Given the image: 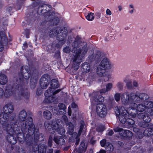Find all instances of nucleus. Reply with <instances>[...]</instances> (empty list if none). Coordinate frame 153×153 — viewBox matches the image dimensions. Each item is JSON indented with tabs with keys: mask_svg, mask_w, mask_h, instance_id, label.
Wrapping results in <instances>:
<instances>
[{
	"mask_svg": "<svg viewBox=\"0 0 153 153\" xmlns=\"http://www.w3.org/2000/svg\"><path fill=\"white\" fill-rule=\"evenodd\" d=\"M0 36L1 41L0 42L3 45V47H4V45H6L7 44L8 42L7 39L6 37L4 32V31H0Z\"/></svg>",
	"mask_w": 153,
	"mask_h": 153,
	"instance_id": "nucleus-20",
	"label": "nucleus"
},
{
	"mask_svg": "<svg viewBox=\"0 0 153 153\" xmlns=\"http://www.w3.org/2000/svg\"><path fill=\"white\" fill-rule=\"evenodd\" d=\"M59 41V42L57 43L55 45V47L57 48H60L63 45L65 42V40H57Z\"/></svg>",
	"mask_w": 153,
	"mask_h": 153,
	"instance_id": "nucleus-35",
	"label": "nucleus"
},
{
	"mask_svg": "<svg viewBox=\"0 0 153 153\" xmlns=\"http://www.w3.org/2000/svg\"><path fill=\"white\" fill-rule=\"evenodd\" d=\"M62 122L61 120H57L56 122L51 121H46L45 123V126L47 130L51 134H54L56 131L59 134H62L65 133V130L61 124Z\"/></svg>",
	"mask_w": 153,
	"mask_h": 153,
	"instance_id": "nucleus-8",
	"label": "nucleus"
},
{
	"mask_svg": "<svg viewBox=\"0 0 153 153\" xmlns=\"http://www.w3.org/2000/svg\"><path fill=\"white\" fill-rule=\"evenodd\" d=\"M103 57V54L101 52L96 51L93 54L88 56V61L93 64H97Z\"/></svg>",
	"mask_w": 153,
	"mask_h": 153,
	"instance_id": "nucleus-10",
	"label": "nucleus"
},
{
	"mask_svg": "<svg viewBox=\"0 0 153 153\" xmlns=\"http://www.w3.org/2000/svg\"><path fill=\"white\" fill-rule=\"evenodd\" d=\"M26 0H17L16 3L17 7L18 10L21 9V7L23 6L24 4V2Z\"/></svg>",
	"mask_w": 153,
	"mask_h": 153,
	"instance_id": "nucleus-32",
	"label": "nucleus"
},
{
	"mask_svg": "<svg viewBox=\"0 0 153 153\" xmlns=\"http://www.w3.org/2000/svg\"><path fill=\"white\" fill-rule=\"evenodd\" d=\"M124 81L126 83V86L128 88H132V83L131 81L130 80L127 79H124Z\"/></svg>",
	"mask_w": 153,
	"mask_h": 153,
	"instance_id": "nucleus-36",
	"label": "nucleus"
},
{
	"mask_svg": "<svg viewBox=\"0 0 153 153\" xmlns=\"http://www.w3.org/2000/svg\"><path fill=\"white\" fill-rule=\"evenodd\" d=\"M62 118L67 126H68L69 134H71L74 131V125L71 123H68V118L66 115H63Z\"/></svg>",
	"mask_w": 153,
	"mask_h": 153,
	"instance_id": "nucleus-16",
	"label": "nucleus"
},
{
	"mask_svg": "<svg viewBox=\"0 0 153 153\" xmlns=\"http://www.w3.org/2000/svg\"><path fill=\"white\" fill-rule=\"evenodd\" d=\"M53 140L54 142L59 146L64 145L65 144V140L61 136H55L53 137Z\"/></svg>",
	"mask_w": 153,
	"mask_h": 153,
	"instance_id": "nucleus-19",
	"label": "nucleus"
},
{
	"mask_svg": "<svg viewBox=\"0 0 153 153\" xmlns=\"http://www.w3.org/2000/svg\"><path fill=\"white\" fill-rule=\"evenodd\" d=\"M105 68H97V73L99 76H102L105 75V74L107 71Z\"/></svg>",
	"mask_w": 153,
	"mask_h": 153,
	"instance_id": "nucleus-27",
	"label": "nucleus"
},
{
	"mask_svg": "<svg viewBox=\"0 0 153 153\" xmlns=\"http://www.w3.org/2000/svg\"><path fill=\"white\" fill-rule=\"evenodd\" d=\"M33 1L32 6L33 7H38L37 13L39 15H43L44 21L42 24H44L47 22L51 25H56L59 22V18L55 17V13L50 10L49 6L44 4L41 0H31Z\"/></svg>",
	"mask_w": 153,
	"mask_h": 153,
	"instance_id": "nucleus-3",
	"label": "nucleus"
},
{
	"mask_svg": "<svg viewBox=\"0 0 153 153\" xmlns=\"http://www.w3.org/2000/svg\"><path fill=\"white\" fill-rule=\"evenodd\" d=\"M59 86L58 81L56 79H53L51 81V87L49 88H51V91H53V89L54 88H58Z\"/></svg>",
	"mask_w": 153,
	"mask_h": 153,
	"instance_id": "nucleus-28",
	"label": "nucleus"
},
{
	"mask_svg": "<svg viewBox=\"0 0 153 153\" xmlns=\"http://www.w3.org/2000/svg\"><path fill=\"white\" fill-rule=\"evenodd\" d=\"M104 81V82H106L108 79V77L107 76H104L103 77Z\"/></svg>",
	"mask_w": 153,
	"mask_h": 153,
	"instance_id": "nucleus-59",
	"label": "nucleus"
},
{
	"mask_svg": "<svg viewBox=\"0 0 153 153\" xmlns=\"http://www.w3.org/2000/svg\"><path fill=\"white\" fill-rule=\"evenodd\" d=\"M35 147H33V150L34 151H38L39 153H53V149H48L46 152V146L43 144L40 145L38 146L37 145H34Z\"/></svg>",
	"mask_w": 153,
	"mask_h": 153,
	"instance_id": "nucleus-14",
	"label": "nucleus"
},
{
	"mask_svg": "<svg viewBox=\"0 0 153 153\" xmlns=\"http://www.w3.org/2000/svg\"><path fill=\"white\" fill-rule=\"evenodd\" d=\"M43 116L45 119L48 120L52 118V115L50 111L46 110L43 112Z\"/></svg>",
	"mask_w": 153,
	"mask_h": 153,
	"instance_id": "nucleus-29",
	"label": "nucleus"
},
{
	"mask_svg": "<svg viewBox=\"0 0 153 153\" xmlns=\"http://www.w3.org/2000/svg\"><path fill=\"white\" fill-rule=\"evenodd\" d=\"M97 153H106V151L103 149H101L100 150L99 152H97Z\"/></svg>",
	"mask_w": 153,
	"mask_h": 153,
	"instance_id": "nucleus-62",
	"label": "nucleus"
},
{
	"mask_svg": "<svg viewBox=\"0 0 153 153\" xmlns=\"http://www.w3.org/2000/svg\"><path fill=\"white\" fill-rule=\"evenodd\" d=\"M106 150L109 153L112 152L114 150V147L110 143H107L105 147Z\"/></svg>",
	"mask_w": 153,
	"mask_h": 153,
	"instance_id": "nucleus-31",
	"label": "nucleus"
},
{
	"mask_svg": "<svg viewBox=\"0 0 153 153\" xmlns=\"http://www.w3.org/2000/svg\"><path fill=\"white\" fill-rule=\"evenodd\" d=\"M45 35L50 37L56 36L57 39L65 40L67 37L68 31L65 27H56L53 29L46 28L44 31Z\"/></svg>",
	"mask_w": 153,
	"mask_h": 153,
	"instance_id": "nucleus-7",
	"label": "nucleus"
},
{
	"mask_svg": "<svg viewBox=\"0 0 153 153\" xmlns=\"http://www.w3.org/2000/svg\"><path fill=\"white\" fill-rule=\"evenodd\" d=\"M72 108H76L77 107V105L75 103H73L71 104Z\"/></svg>",
	"mask_w": 153,
	"mask_h": 153,
	"instance_id": "nucleus-56",
	"label": "nucleus"
},
{
	"mask_svg": "<svg viewBox=\"0 0 153 153\" xmlns=\"http://www.w3.org/2000/svg\"><path fill=\"white\" fill-rule=\"evenodd\" d=\"M104 126H101L98 127L96 129L97 131L99 132H102L104 130Z\"/></svg>",
	"mask_w": 153,
	"mask_h": 153,
	"instance_id": "nucleus-44",
	"label": "nucleus"
},
{
	"mask_svg": "<svg viewBox=\"0 0 153 153\" xmlns=\"http://www.w3.org/2000/svg\"><path fill=\"white\" fill-rule=\"evenodd\" d=\"M133 131L134 132H136L137 133V137L138 139L142 138L143 136V134L142 132L139 131V129L136 128H133Z\"/></svg>",
	"mask_w": 153,
	"mask_h": 153,
	"instance_id": "nucleus-33",
	"label": "nucleus"
},
{
	"mask_svg": "<svg viewBox=\"0 0 153 153\" xmlns=\"http://www.w3.org/2000/svg\"><path fill=\"white\" fill-rule=\"evenodd\" d=\"M50 81V77L48 75H43L40 79V85L42 88L46 89L49 85Z\"/></svg>",
	"mask_w": 153,
	"mask_h": 153,
	"instance_id": "nucleus-13",
	"label": "nucleus"
},
{
	"mask_svg": "<svg viewBox=\"0 0 153 153\" xmlns=\"http://www.w3.org/2000/svg\"><path fill=\"white\" fill-rule=\"evenodd\" d=\"M23 69V68H21V71H22ZM21 72H22V76H23V77H24V78H25V79H28L29 78V77H30V76H29V75H28V77L26 76H26H25V75H24L22 73V71H21Z\"/></svg>",
	"mask_w": 153,
	"mask_h": 153,
	"instance_id": "nucleus-54",
	"label": "nucleus"
},
{
	"mask_svg": "<svg viewBox=\"0 0 153 153\" xmlns=\"http://www.w3.org/2000/svg\"><path fill=\"white\" fill-rule=\"evenodd\" d=\"M8 79L7 76L1 73H0V84L5 85L7 82Z\"/></svg>",
	"mask_w": 153,
	"mask_h": 153,
	"instance_id": "nucleus-26",
	"label": "nucleus"
},
{
	"mask_svg": "<svg viewBox=\"0 0 153 153\" xmlns=\"http://www.w3.org/2000/svg\"><path fill=\"white\" fill-rule=\"evenodd\" d=\"M72 68H66L65 70L66 71L69 73L71 72V70L72 69Z\"/></svg>",
	"mask_w": 153,
	"mask_h": 153,
	"instance_id": "nucleus-57",
	"label": "nucleus"
},
{
	"mask_svg": "<svg viewBox=\"0 0 153 153\" xmlns=\"http://www.w3.org/2000/svg\"><path fill=\"white\" fill-rule=\"evenodd\" d=\"M42 93V91L41 90L39 91V92L38 91H36V94L37 95H39L41 94Z\"/></svg>",
	"mask_w": 153,
	"mask_h": 153,
	"instance_id": "nucleus-61",
	"label": "nucleus"
},
{
	"mask_svg": "<svg viewBox=\"0 0 153 153\" xmlns=\"http://www.w3.org/2000/svg\"><path fill=\"white\" fill-rule=\"evenodd\" d=\"M14 88H12L10 85L6 86V89L4 93V96L5 97L8 98L10 96L13 94L14 93Z\"/></svg>",
	"mask_w": 153,
	"mask_h": 153,
	"instance_id": "nucleus-18",
	"label": "nucleus"
},
{
	"mask_svg": "<svg viewBox=\"0 0 153 153\" xmlns=\"http://www.w3.org/2000/svg\"><path fill=\"white\" fill-rule=\"evenodd\" d=\"M144 133L149 136L153 134V128H149L144 131Z\"/></svg>",
	"mask_w": 153,
	"mask_h": 153,
	"instance_id": "nucleus-34",
	"label": "nucleus"
},
{
	"mask_svg": "<svg viewBox=\"0 0 153 153\" xmlns=\"http://www.w3.org/2000/svg\"><path fill=\"white\" fill-rule=\"evenodd\" d=\"M68 113L69 116H71V108L69 107L68 108Z\"/></svg>",
	"mask_w": 153,
	"mask_h": 153,
	"instance_id": "nucleus-53",
	"label": "nucleus"
},
{
	"mask_svg": "<svg viewBox=\"0 0 153 153\" xmlns=\"http://www.w3.org/2000/svg\"><path fill=\"white\" fill-rule=\"evenodd\" d=\"M13 109V105L10 104H7L3 108V111L4 113L0 114V122L2 124L3 129L6 131L13 139L14 137L13 136L14 135L15 133H16V131H18L19 130L16 115L12 116L10 118L9 122L5 121L3 120H7L8 119V114L12 113Z\"/></svg>",
	"mask_w": 153,
	"mask_h": 153,
	"instance_id": "nucleus-1",
	"label": "nucleus"
},
{
	"mask_svg": "<svg viewBox=\"0 0 153 153\" xmlns=\"http://www.w3.org/2000/svg\"><path fill=\"white\" fill-rule=\"evenodd\" d=\"M138 118L140 119H143L144 121L147 122H150L151 121V119L148 116L145 115V114L142 113H140L137 114Z\"/></svg>",
	"mask_w": 153,
	"mask_h": 153,
	"instance_id": "nucleus-23",
	"label": "nucleus"
},
{
	"mask_svg": "<svg viewBox=\"0 0 153 153\" xmlns=\"http://www.w3.org/2000/svg\"><path fill=\"white\" fill-rule=\"evenodd\" d=\"M86 150V148L85 147V144L83 142L81 143L80 146L78 149L76 150L77 153H82L84 152Z\"/></svg>",
	"mask_w": 153,
	"mask_h": 153,
	"instance_id": "nucleus-30",
	"label": "nucleus"
},
{
	"mask_svg": "<svg viewBox=\"0 0 153 153\" xmlns=\"http://www.w3.org/2000/svg\"><path fill=\"white\" fill-rule=\"evenodd\" d=\"M91 66V65H90V63H88L87 62H85L84 63V64L82 65V67L83 66H85V67H90Z\"/></svg>",
	"mask_w": 153,
	"mask_h": 153,
	"instance_id": "nucleus-47",
	"label": "nucleus"
},
{
	"mask_svg": "<svg viewBox=\"0 0 153 153\" xmlns=\"http://www.w3.org/2000/svg\"><path fill=\"white\" fill-rule=\"evenodd\" d=\"M137 108V110L139 111L143 112L144 111H147L146 109V106L144 102H143L141 104H138V105L137 104V106L136 108ZM134 112H137V110L136 108Z\"/></svg>",
	"mask_w": 153,
	"mask_h": 153,
	"instance_id": "nucleus-24",
	"label": "nucleus"
},
{
	"mask_svg": "<svg viewBox=\"0 0 153 153\" xmlns=\"http://www.w3.org/2000/svg\"><path fill=\"white\" fill-rule=\"evenodd\" d=\"M147 112H149L151 115L150 112L153 110V102L147 101L144 102Z\"/></svg>",
	"mask_w": 153,
	"mask_h": 153,
	"instance_id": "nucleus-21",
	"label": "nucleus"
},
{
	"mask_svg": "<svg viewBox=\"0 0 153 153\" xmlns=\"http://www.w3.org/2000/svg\"><path fill=\"white\" fill-rule=\"evenodd\" d=\"M61 90V89H59L54 91H51V88H49L45 92V98L44 102L49 103L54 102L55 98L54 95L59 92Z\"/></svg>",
	"mask_w": 153,
	"mask_h": 153,
	"instance_id": "nucleus-9",
	"label": "nucleus"
},
{
	"mask_svg": "<svg viewBox=\"0 0 153 153\" xmlns=\"http://www.w3.org/2000/svg\"><path fill=\"white\" fill-rule=\"evenodd\" d=\"M133 85L135 87H137L138 86V84L137 82L136 81H134L133 83Z\"/></svg>",
	"mask_w": 153,
	"mask_h": 153,
	"instance_id": "nucleus-60",
	"label": "nucleus"
},
{
	"mask_svg": "<svg viewBox=\"0 0 153 153\" xmlns=\"http://www.w3.org/2000/svg\"><path fill=\"white\" fill-rule=\"evenodd\" d=\"M94 14L93 13L91 12L86 16V19L89 21H92L94 19Z\"/></svg>",
	"mask_w": 153,
	"mask_h": 153,
	"instance_id": "nucleus-37",
	"label": "nucleus"
},
{
	"mask_svg": "<svg viewBox=\"0 0 153 153\" xmlns=\"http://www.w3.org/2000/svg\"><path fill=\"white\" fill-rule=\"evenodd\" d=\"M4 91L3 89L0 88V98H1L4 94Z\"/></svg>",
	"mask_w": 153,
	"mask_h": 153,
	"instance_id": "nucleus-49",
	"label": "nucleus"
},
{
	"mask_svg": "<svg viewBox=\"0 0 153 153\" xmlns=\"http://www.w3.org/2000/svg\"><path fill=\"white\" fill-rule=\"evenodd\" d=\"M92 103L93 105L96 104V102H102L104 100V97L102 95L99 94V93L98 92H93L92 94Z\"/></svg>",
	"mask_w": 153,
	"mask_h": 153,
	"instance_id": "nucleus-15",
	"label": "nucleus"
},
{
	"mask_svg": "<svg viewBox=\"0 0 153 153\" xmlns=\"http://www.w3.org/2000/svg\"><path fill=\"white\" fill-rule=\"evenodd\" d=\"M113 84L112 83H108L106 85V89L108 91H110L113 87Z\"/></svg>",
	"mask_w": 153,
	"mask_h": 153,
	"instance_id": "nucleus-41",
	"label": "nucleus"
},
{
	"mask_svg": "<svg viewBox=\"0 0 153 153\" xmlns=\"http://www.w3.org/2000/svg\"><path fill=\"white\" fill-rule=\"evenodd\" d=\"M114 134L113 131L112 130H110L109 131L107 134L109 136H111Z\"/></svg>",
	"mask_w": 153,
	"mask_h": 153,
	"instance_id": "nucleus-55",
	"label": "nucleus"
},
{
	"mask_svg": "<svg viewBox=\"0 0 153 153\" xmlns=\"http://www.w3.org/2000/svg\"><path fill=\"white\" fill-rule=\"evenodd\" d=\"M149 98V96L145 93H131L129 94L125 92L122 95V103L125 105H129V108L134 111L137 106L136 103H139L143 100H145Z\"/></svg>",
	"mask_w": 153,
	"mask_h": 153,
	"instance_id": "nucleus-5",
	"label": "nucleus"
},
{
	"mask_svg": "<svg viewBox=\"0 0 153 153\" xmlns=\"http://www.w3.org/2000/svg\"><path fill=\"white\" fill-rule=\"evenodd\" d=\"M23 45L24 47H26V48H27L28 46H27V43L26 42H25L24 44H23Z\"/></svg>",
	"mask_w": 153,
	"mask_h": 153,
	"instance_id": "nucleus-64",
	"label": "nucleus"
},
{
	"mask_svg": "<svg viewBox=\"0 0 153 153\" xmlns=\"http://www.w3.org/2000/svg\"><path fill=\"white\" fill-rule=\"evenodd\" d=\"M99 66L100 67H110L113 66V65L111 64L108 59L104 58L100 63Z\"/></svg>",
	"mask_w": 153,
	"mask_h": 153,
	"instance_id": "nucleus-17",
	"label": "nucleus"
},
{
	"mask_svg": "<svg viewBox=\"0 0 153 153\" xmlns=\"http://www.w3.org/2000/svg\"><path fill=\"white\" fill-rule=\"evenodd\" d=\"M106 13L108 15H111V12L110 10L109 9H107L106 11Z\"/></svg>",
	"mask_w": 153,
	"mask_h": 153,
	"instance_id": "nucleus-52",
	"label": "nucleus"
},
{
	"mask_svg": "<svg viewBox=\"0 0 153 153\" xmlns=\"http://www.w3.org/2000/svg\"><path fill=\"white\" fill-rule=\"evenodd\" d=\"M106 140L105 139H103L100 141V143L102 147H104L105 145H106Z\"/></svg>",
	"mask_w": 153,
	"mask_h": 153,
	"instance_id": "nucleus-46",
	"label": "nucleus"
},
{
	"mask_svg": "<svg viewBox=\"0 0 153 153\" xmlns=\"http://www.w3.org/2000/svg\"><path fill=\"white\" fill-rule=\"evenodd\" d=\"M79 142V138H77L76 140L75 144L77 145Z\"/></svg>",
	"mask_w": 153,
	"mask_h": 153,
	"instance_id": "nucleus-63",
	"label": "nucleus"
},
{
	"mask_svg": "<svg viewBox=\"0 0 153 153\" xmlns=\"http://www.w3.org/2000/svg\"><path fill=\"white\" fill-rule=\"evenodd\" d=\"M72 45V48H70L66 46L63 48V51L66 53H69L72 51V52L75 53L72 58L73 67H79L88 51L87 44L85 42L78 40L76 38Z\"/></svg>",
	"mask_w": 153,
	"mask_h": 153,
	"instance_id": "nucleus-2",
	"label": "nucleus"
},
{
	"mask_svg": "<svg viewBox=\"0 0 153 153\" xmlns=\"http://www.w3.org/2000/svg\"><path fill=\"white\" fill-rule=\"evenodd\" d=\"M116 85L119 89L121 90L123 88V83L122 82H118L117 83Z\"/></svg>",
	"mask_w": 153,
	"mask_h": 153,
	"instance_id": "nucleus-45",
	"label": "nucleus"
},
{
	"mask_svg": "<svg viewBox=\"0 0 153 153\" xmlns=\"http://www.w3.org/2000/svg\"><path fill=\"white\" fill-rule=\"evenodd\" d=\"M52 139L53 137L52 135H50L49 136L48 141V145L50 147H51L52 145Z\"/></svg>",
	"mask_w": 153,
	"mask_h": 153,
	"instance_id": "nucleus-43",
	"label": "nucleus"
},
{
	"mask_svg": "<svg viewBox=\"0 0 153 153\" xmlns=\"http://www.w3.org/2000/svg\"><path fill=\"white\" fill-rule=\"evenodd\" d=\"M96 111L98 115L101 117H105L107 114V107L103 103H99L97 105Z\"/></svg>",
	"mask_w": 153,
	"mask_h": 153,
	"instance_id": "nucleus-11",
	"label": "nucleus"
},
{
	"mask_svg": "<svg viewBox=\"0 0 153 153\" xmlns=\"http://www.w3.org/2000/svg\"><path fill=\"white\" fill-rule=\"evenodd\" d=\"M12 9V7L10 6L7 7L6 8L7 10L8 11V12H10V11Z\"/></svg>",
	"mask_w": 153,
	"mask_h": 153,
	"instance_id": "nucleus-58",
	"label": "nucleus"
},
{
	"mask_svg": "<svg viewBox=\"0 0 153 153\" xmlns=\"http://www.w3.org/2000/svg\"><path fill=\"white\" fill-rule=\"evenodd\" d=\"M27 116V112L25 110H23L19 113L18 118L21 122V129L22 132H24L25 130L28 128V133L25 138V140L26 145L30 146L33 144V133L35 131L37 133L38 130L35 129V126L32 123V118L28 117L26 119Z\"/></svg>",
	"mask_w": 153,
	"mask_h": 153,
	"instance_id": "nucleus-4",
	"label": "nucleus"
},
{
	"mask_svg": "<svg viewBox=\"0 0 153 153\" xmlns=\"http://www.w3.org/2000/svg\"><path fill=\"white\" fill-rule=\"evenodd\" d=\"M128 108L129 112H128L125 108L123 106H120L119 107L115 108V112L117 115H119V118L120 121L123 123H126L129 125H133L134 123V121L130 117H132L136 116L137 113L134 111Z\"/></svg>",
	"mask_w": 153,
	"mask_h": 153,
	"instance_id": "nucleus-6",
	"label": "nucleus"
},
{
	"mask_svg": "<svg viewBox=\"0 0 153 153\" xmlns=\"http://www.w3.org/2000/svg\"><path fill=\"white\" fill-rule=\"evenodd\" d=\"M120 135L123 137L128 138L131 137L133 136V133L128 130H124L122 131V132L120 133Z\"/></svg>",
	"mask_w": 153,
	"mask_h": 153,
	"instance_id": "nucleus-22",
	"label": "nucleus"
},
{
	"mask_svg": "<svg viewBox=\"0 0 153 153\" xmlns=\"http://www.w3.org/2000/svg\"><path fill=\"white\" fill-rule=\"evenodd\" d=\"M123 94V93L121 95L119 93H116L114 95V97L115 100L117 102L119 101L120 100V97L121 98L122 95Z\"/></svg>",
	"mask_w": 153,
	"mask_h": 153,
	"instance_id": "nucleus-40",
	"label": "nucleus"
},
{
	"mask_svg": "<svg viewBox=\"0 0 153 153\" xmlns=\"http://www.w3.org/2000/svg\"><path fill=\"white\" fill-rule=\"evenodd\" d=\"M25 34L26 37L27 38H29V32L28 30H25Z\"/></svg>",
	"mask_w": 153,
	"mask_h": 153,
	"instance_id": "nucleus-51",
	"label": "nucleus"
},
{
	"mask_svg": "<svg viewBox=\"0 0 153 153\" xmlns=\"http://www.w3.org/2000/svg\"><path fill=\"white\" fill-rule=\"evenodd\" d=\"M146 122H141L139 123V125L140 126L143 127L145 128L147 127L149 125L148 123Z\"/></svg>",
	"mask_w": 153,
	"mask_h": 153,
	"instance_id": "nucleus-39",
	"label": "nucleus"
},
{
	"mask_svg": "<svg viewBox=\"0 0 153 153\" xmlns=\"http://www.w3.org/2000/svg\"><path fill=\"white\" fill-rule=\"evenodd\" d=\"M89 68L87 69V68H82V71L83 72H87L89 71Z\"/></svg>",
	"mask_w": 153,
	"mask_h": 153,
	"instance_id": "nucleus-50",
	"label": "nucleus"
},
{
	"mask_svg": "<svg viewBox=\"0 0 153 153\" xmlns=\"http://www.w3.org/2000/svg\"><path fill=\"white\" fill-rule=\"evenodd\" d=\"M59 110L56 113L57 114H61L64 113L65 110L66 109V107L64 104L62 103H60L58 104Z\"/></svg>",
	"mask_w": 153,
	"mask_h": 153,
	"instance_id": "nucleus-25",
	"label": "nucleus"
},
{
	"mask_svg": "<svg viewBox=\"0 0 153 153\" xmlns=\"http://www.w3.org/2000/svg\"><path fill=\"white\" fill-rule=\"evenodd\" d=\"M114 130L115 132H120V134L121 132H122V131H123V128H120L118 127H114Z\"/></svg>",
	"mask_w": 153,
	"mask_h": 153,
	"instance_id": "nucleus-42",
	"label": "nucleus"
},
{
	"mask_svg": "<svg viewBox=\"0 0 153 153\" xmlns=\"http://www.w3.org/2000/svg\"><path fill=\"white\" fill-rule=\"evenodd\" d=\"M106 92H108V91L106 90V89L105 88L102 89L100 90L101 94L105 93Z\"/></svg>",
	"mask_w": 153,
	"mask_h": 153,
	"instance_id": "nucleus-48",
	"label": "nucleus"
},
{
	"mask_svg": "<svg viewBox=\"0 0 153 153\" xmlns=\"http://www.w3.org/2000/svg\"><path fill=\"white\" fill-rule=\"evenodd\" d=\"M14 88L15 89V92L18 94L19 96L21 95L23 96L26 99H28L29 97V93L27 91V90L25 91L23 88V86L17 85H15Z\"/></svg>",
	"mask_w": 153,
	"mask_h": 153,
	"instance_id": "nucleus-12",
	"label": "nucleus"
},
{
	"mask_svg": "<svg viewBox=\"0 0 153 153\" xmlns=\"http://www.w3.org/2000/svg\"><path fill=\"white\" fill-rule=\"evenodd\" d=\"M85 125L84 122L83 120H81L80 122V129L79 131L78 134L79 135L81 134L82 130L84 128Z\"/></svg>",
	"mask_w": 153,
	"mask_h": 153,
	"instance_id": "nucleus-38",
	"label": "nucleus"
}]
</instances>
